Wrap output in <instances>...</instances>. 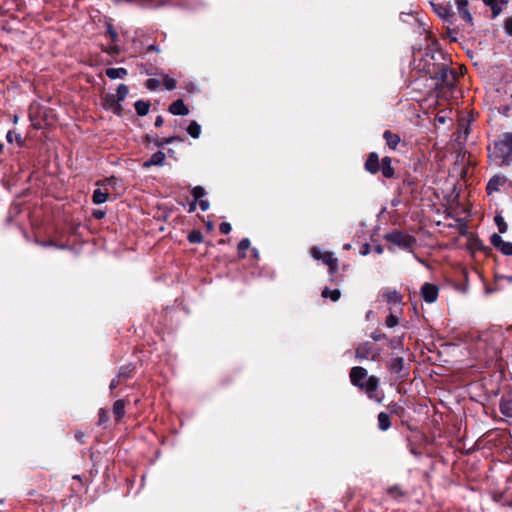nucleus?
Segmentation results:
<instances>
[{
    "label": "nucleus",
    "mask_w": 512,
    "mask_h": 512,
    "mask_svg": "<svg viewBox=\"0 0 512 512\" xmlns=\"http://www.w3.org/2000/svg\"><path fill=\"white\" fill-rule=\"evenodd\" d=\"M116 179L114 177L107 178L105 180H99L96 182V186H98L92 194V202L96 205L103 204L108 201L109 191L107 186L112 185V183Z\"/></svg>",
    "instance_id": "nucleus-5"
},
{
    "label": "nucleus",
    "mask_w": 512,
    "mask_h": 512,
    "mask_svg": "<svg viewBox=\"0 0 512 512\" xmlns=\"http://www.w3.org/2000/svg\"><path fill=\"white\" fill-rule=\"evenodd\" d=\"M249 247L250 241L248 238H243L242 240H240V242L238 243V255L240 258L246 257V251L249 249Z\"/></svg>",
    "instance_id": "nucleus-32"
},
{
    "label": "nucleus",
    "mask_w": 512,
    "mask_h": 512,
    "mask_svg": "<svg viewBox=\"0 0 512 512\" xmlns=\"http://www.w3.org/2000/svg\"><path fill=\"white\" fill-rule=\"evenodd\" d=\"M388 409L391 414H395V415H399V416H401L404 412V408L397 403H393V404L389 405Z\"/></svg>",
    "instance_id": "nucleus-42"
},
{
    "label": "nucleus",
    "mask_w": 512,
    "mask_h": 512,
    "mask_svg": "<svg viewBox=\"0 0 512 512\" xmlns=\"http://www.w3.org/2000/svg\"><path fill=\"white\" fill-rule=\"evenodd\" d=\"M163 123H164L163 117L161 115L157 116L155 119L154 125L156 127H161L163 125Z\"/></svg>",
    "instance_id": "nucleus-52"
},
{
    "label": "nucleus",
    "mask_w": 512,
    "mask_h": 512,
    "mask_svg": "<svg viewBox=\"0 0 512 512\" xmlns=\"http://www.w3.org/2000/svg\"><path fill=\"white\" fill-rule=\"evenodd\" d=\"M432 77L442 85L452 87L456 82L457 73L453 69H449L445 64H441L438 70L433 72Z\"/></svg>",
    "instance_id": "nucleus-6"
},
{
    "label": "nucleus",
    "mask_w": 512,
    "mask_h": 512,
    "mask_svg": "<svg viewBox=\"0 0 512 512\" xmlns=\"http://www.w3.org/2000/svg\"><path fill=\"white\" fill-rule=\"evenodd\" d=\"M76 438H77L80 442H82L83 434H81V433H77V434H76Z\"/></svg>",
    "instance_id": "nucleus-57"
},
{
    "label": "nucleus",
    "mask_w": 512,
    "mask_h": 512,
    "mask_svg": "<svg viewBox=\"0 0 512 512\" xmlns=\"http://www.w3.org/2000/svg\"><path fill=\"white\" fill-rule=\"evenodd\" d=\"M188 240L191 243H200L203 240V236L199 231H193L188 235Z\"/></svg>",
    "instance_id": "nucleus-41"
},
{
    "label": "nucleus",
    "mask_w": 512,
    "mask_h": 512,
    "mask_svg": "<svg viewBox=\"0 0 512 512\" xmlns=\"http://www.w3.org/2000/svg\"><path fill=\"white\" fill-rule=\"evenodd\" d=\"M399 323V318L390 310L388 317L386 318L385 325L388 328H393Z\"/></svg>",
    "instance_id": "nucleus-35"
},
{
    "label": "nucleus",
    "mask_w": 512,
    "mask_h": 512,
    "mask_svg": "<svg viewBox=\"0 0 512 512\" xmlns=\"http://www.w3.org/2000/svg\"><path fill=\"white\" fill-rule=\"evenodd\" d=\"M231 225L228 222H222L219 226V230L222 234H229L231 232Z\"/></svg>",
    "instance_id": "nucleus-45"
},
{
    "label": "nucleus",
    "mask_w": 512,
    "mask_h": 512,
    "mask_svg": "<svg viewBox=\"0 0 512 512\" xmlns=\"http://www.w3.org/2000/svg\"><path fill=\"white\" fill-rule=\"evenodd\" d=\"M380 171L385 178H392L394 176V168L392 167V160L390 157H384L381 160Z\"/></svg>",
    "instance_id": "nucleus-19"
},
{
    "label": "nucleus",
    "mask_w": 512,
    "mask_h": 512,
    "mask_svg": "<svg viewBox=\"0 0 512 512\" xmlns=\"http://www.w3.org/2000/svg\"><path fill=\"white\" fill-rule=\"evenodd\" d=\"M17 121H18V116H17V115H15V116H14V123H17Z\"/></svg>",
    "instance_id": "nucleus-60"
},
{
    "label": "nucleus",
    "mask_w": 512,
    "mask_h": 512,
    "mask_svg": "<svg viewBox=\"0 0 512 512\" xmlns=\"http://www.w3.org/2000/svg\"><path fill=\"white\" fill-rule=\"evenodd\" d=\"M353 386L362 390L370 400L381 403L384 393L379 390V379L376 376H368V372L361 366L352 367L349 373Z\"/></svg>",
    "instance_id": "nucleus-1"
},
{
    "label": "nucleus",
    "mask_w": 512,
    "mask_h": 512,
    "mask_svg": "<svg viewBox=\"0 0 512 512\" xmlns=\"http://www.w3.org/2000/svg\"><path fill=\"white\" fill-rule=\"evenodd\" d=\"M490 242L495 248L501 251L502 254L512 256V242L504 241L497 233L491 235Z\"/></svg>",
    "instance_id": "nucleus-8"
},
{
    "label": "nucleus",
    "mask_w": 512,
    "mask_h": 512,
    "mask_svg": "<svg viewBox=\"0 0 512 512\" xmlns=\"http://www.w3.org/2000/svg\"><path fill=\"white\" fill-rule=\"evenodd\" d=\"M165 158V154L162 151H157L143 163V167L149 168L151 166H163Z\"/></svg>",
    "instance_id": "nucleus-18"
},
{
    "label": "nucleus",
    "mask_w": 512,
    "mask_h": 512,
    "mask_svg": "<svg viewBox=\"0 0 512 512\" xmlns=\"http://www.w3.org/2000/svg\"><path fill=\"white\" fill-rule=\"evenodd\" d=\"M495 222H496V224L498 226V229H499L500 233H505L507 231L508 226H507V224L504 221L502 216L497 215L495 217Z\"/></svg>",
    "instance_id": "nucleus-40"
},
{
    "label": "nucleus",
    "mask_w": 512,
    "mask_h": 512,
    "mask_svg": "<svg viewBox=\"0 0 512 512\" xmlns=\"http://www.w3.org/2000/svg\"><path fill=\"white\" fill-rule=\"evenodd\" d=\"M374 250H375V252L377 254H382L383 253V247L380 246V245L376 246Z\"/></svg>",
    "instance_id": "nucleus-53"
},
{
    "label": "nucleus",
    "mask_w": 512,
    "mask_h": 512,
    "mask_svg": "<svg viewBox=\"0 0 512 512\" xmlns=\"http://www.w3.org/2000/svg\"><path fill=\"white\" fill-rule=\"evenodd\" d=\"M343 248H344L345 250H349V249L351 248V245H350V244H345V245L343 246Z\"/></svg>",
    "instance_id": "nucleus-59"
},
{
    "label": "nucleus",
    "mask_w": 512,
    "mask_h": 512,
    "mask_svg": "<svg viewBox=\"0 0 512 512\" xmlns=\"http://www.w3.org/2000/svg\"><path fill=\"white\" fill-rule=\"evenodd\" d=\"M106 421H107V411L105 409H100L99 424L105 423Z\"/></svg>",
    "instance_id": "nucleus-49"
},
{
    "label": "nucleus",
    "mask_w": 512,
    "mask_h": 512,
    "mask_svg": "<svg viewBox=\"0 0 512 512\" xmlns=\"http://www.w3.org/2000/svg\"><path fill=\"white\" fill-rule=\"evenodd\" d=\"M93 216H94V218H95V219L100 220V219L104 218V216H105V212H104V211H102V210H95V211L93 212Z\"/></svg>",
    "instance_id": "nucleus-50"
},
{
    "label": "nucleus",
    "mask_w": 512,
    "mask_h": 512,
    "mask_svg": "<svg viewBox=\"0 0 512 512\" xmlns=\"http://www.w3.org/2000/svg\"><path fill=\"white\" fill-rule=\"evenodd\" d=\"M321 295L323 298H330L333 302H336L337 300H339L341 293L338 289L331 290L326 287L325 289H323Z\"/></svg>",
    "instance_id": "nucleus-29"
},
{
    "label": "nucleus",
    "mask_w": 512,
    "mask_h": 512,
    "mask_svg": "<svg viewBox=\"0 0 512 512\" xmlns=\"http://www.w3.org/2000/svg\"><path fill=\"white\" fill-rule=\"evenodd\" d=\"M385 239L401 249H412L416 240L413 236L398 230H393L385 235Z\"/></svg>",
    "instance_id": "nucleus-3"
},
{
    "label": "nucleus",
    "mask_w": 512,
    "mask_h": 512,
    "mask_svg": "<svg viewBox=\"0 0 512 512\" xmlns=\"http://www.w3.org/2000/svg\"><path fill=\"white\" fill-rule=\"evenodd\" d=\"M422 299L427 303H434L439 294V289L435 284L425 282L420 289Z\"/></svg>",
    "instance_id": "nucleus-7"
},
{
    "label": "nucleus",
    "mask_w": 512,
    "mask_h": 512,
    "mask_svg": "<svg viewBox=\"0 0 512 512\" xmlns=\"http://www.w3.org/2000/svg\"><path fill=\"white\" fill-rule=\"evenodd\" d=\"M460 17L467 23H472V15L468 9V0L455 1Z\"/></svg>",
    "instance_id": "nucleus-16"
},
{
    "label": "nucleus",
    "mask_w": 512,
    "mask_h": 512,
    "mask_svg": "<svg viewBox=\"0 0 512 512\" xmlns=\"http://www.w3.org/2000/svg\"><path fill=\"white\" fill-rule=\"evenodd\" d=\"M107 33L109 34L112 41H116L118 38L117 32L113 29L111 25H108L107 27Z\"/></svg>",
    "instance_id": "nucleus-47"
},
{
    "label": "nucleus",
    "mask_w": 512,
    "mask_h": 512,
    "mask_svg": "<svg viewBox=\"0 0 512 512\" xmlns=\"http://www.w3.org/2000/svg\"><path fill=\"white\" fill-rule=\"evenodd\" d=\"M370 337L375 341V342H378V341H382L384 339L387 338L386 334L385 333H381L379 331H374L371 333Z\"/></svg>",
    "instance_id": "nucleus-44"
},
{
    "label": "nucleus",
    "mask_w": 512,
    "mask_h": 512,
    "mask_svg": "<svg viewBox=\"0 0 512 512\" xmlns=\"http://www.w3.org/2000/svg\"><path fill=\"white\" fill-rule=\"evenodd\" d=\"M383 138L386 142V145L392 150H395L401 141L400 136L398 134L393 133L389 130H386L384 132Z\"/></svg>",
    "instance_id": "nucleus-20"
},
{
    "label": "nucleus",
    "mask_w": 512,
    "mask_h": 512,
    "mask_svg": "<svg viewBox=\"0 0 512 512\" xmlns=\"http://www.w3.org/2000/svg\"><path fill=\"white\" fill-rule=\"evenodd\" d=\"M483 3L490 7L492 12V18H496L503 11V6H506L509 0H482Z\"/></svg>",
    "instance_id": "nucleus-12"
},
{
    "label": "nucleus",
    "mask_w": 512,
    "mask_h": 512,
    "mask_svg": "<svg viewBox=\"0 0 512 512\" xmlns=\"http://www.w3.org/2000/svg\"><path fill=\"white\" fill-rule=\"evenodd\" d=\"M6 139L9 143L16 142L19 147H22L24 145L23 138L21 134L16 133L15 131H8L6 135Z\"/></svg>",
    "instance_id": "nucleus-28"
},
{
    "label": "nucleus",
    "mask_w": 512,
    "mask_h": 512,
    "mask_svg": "<svg viewBox=\"0 0 512 512\" xmlns=\"http://www.w3.org/2000/svg\"><path fill=\"white\" fill-rule=\"evenodd\" d=\"M120 381H121V379H118V377L116 376V378H114L110 383V386H109L110 390L111 391L114 390L119 385Z\"/></svg>",
    "instance_id": "nucleus-51"
},
{
    "label": "nucleus",
    "mask_w": 512,
    "mask_h": 512,
    "mask_svg": "<svg viewBox=\"0 0 512 512\" xmlns=\"http://www.w3.org/2000/svg\"><path fill=\"white\" fill-rule=\"evenodd\" d=\"M105 74L108 78L115 80V79H124L128 72L125 68L119 67V68H107L105 71Z\"/></svg>",
    "instance_id": "nucleus-23"
},
{
    "label": "nucleus",
    "mask_w": 512,
    "mask_h": 512,
    "mask_svg": "<svg viewBox=\"0 0 512 512\" xmlns=\"http://www.w3.org/2000/svg\"><path fill=\"white\" fill-rule=\"evenodd\" d=\"M134 367L132 365L122 366L117 374L118 379H128L133 374Z\"/></svg>",
    "instance_id": "nucleus-31"
},
{
    "label": "nucleus",
    "mask_w": 512,
    "mask_h": 512,
    "mask_svg": "<svg viewBox=\"0 0 512 512\" xmlns=\"http://www.w3.org/2000/svg\"><path fill=\"white\" fill-rule=\"evenodd\" d=\"M324 264L329 267L330 273L333 274L337 270L338 260L330 252H325L322 258Z\"/></svg>",
    "instance_id": "nucleus-24"
},
{
    "label": "nucleus",
    "mask_w": 512,
    "mask_h": 512,
    "mask_svg": "<svg viewBox=\"0 0 512 512\" xmlns=\"http://www.w3.org/2000/svg\"><path fill=\"white\" fill-rule=\"evenodd\" d=\"M403 338H404V335L399 336V337L392 338V339L389 341V347H390L392 350H399V351H402V350H403Z\"/></svg>",
    "instance_id": "nucleus-34"
},
{
    "label": "nucleus",
    "mask_w": 512,
    "mask_h": 512,
    "mask_svg": "<svg viewBox=\"0 0 512 512\" xmlns=\"http://www.w3.org/2000/svg\"><path fill=\"white\" fill-rule=\"evenodd\" d=\"M168 110L171 114L179 116H186L189 113L188 107L181 99H178L171 103Z\"/></svg>",
    "instance_id": "nucleus-17"
},
{
    "label": "nucleus",
    "mask_w": 512,
    "mask_h": 512,
    "mask_svg": "<svg viewBox=\"0 0 512 512\" xmlns=\"http://www.w3.org/2000/svg\"><path fill=\"white\" fill-rule=\"evenodd\" d=\"M380 164L378 154L371 152L365 162V169L371 174H376L380 171Z\"/></svg>",
    "instance_id": "nucleus-14"
},
{
    "label": "nucleus",
    "mask_w": 512,
    "mask_h": 512,
    "mask_svg": "<svg viewBox=\"0 0 512 512\" xmlns=\"http://www.w3.org/2000/svg\"><path fill=\"white\" fill-rule=\"evenodd\" d=\"M437 119H438V121H439L440 123H444V122H445V118H444V117H440V116H439V117H437Z\"/></svg>",
    "instance_id": "nucleus-58"
},
{
    "label": "nucleus",
    "mask_w": 512,
    "mask_h": 512,
    "mask_svg": "<svg viewBox=\"0 0 512 512\" xmlns=\"http://www.w3.org/2000/svg\"><path fill=\"white\" fill-rule=\"evenodd\" d=\"M187 132L192 138L197 139L201 133V126L196 121H192L187 128Z\"/></svg>",
    "instance_id": "nucleus-30"
},
{
    "label": "nucleus",
    "mask_w": 512,
    "mask_h": 512,
    "mask_svg": "<svg viewBox=\"0 0 512 512\" xmlns=\"http://www.w3.org/2000/svg\"><path fill=\"white\" fill-rule=\"evenodd\" d=\"M311 256L316 260H322L324 253L317 247H312L310 250Z\"/></svg>",
    "instance_id": "nucleus-43"
},
{
    "label": "nucleus",
    "mask_w": 512,
    "mask_h": 512,
    "mask_svg": "<svg viewBox=\"0 0 512 512\" xmlns=\"http://www.w3.org/2000/svg\"><path fill=\"white\" fill-rule=\"evenodd\" d=\"M160 85H161L160 80L156 79V78H150V79L146 80V82H145V87L151 91L157 90L160 87Z\"/></svg>",
    "instance_id": "nucleus-36"
},
{
    "label": "nucleus",
    "mask_w": 512,
    "mask_h": 512,
    "mask_svg": "<svg viewBox=\"0 0 512 512\" xmlns=\"http://www.w3.org/2000/svg\"><path fill=\"white\" fill-rule=\"evenodd\" d=\"M499 411L505 417V421L512 425V395L500 399Z\"/></svg>",
    "instance_id": "nucleus-10"
},
{
    "label": "nucleus",
    "mask_w": 512,
    "mask_h": 512,
    "mask_svg": "<svg viewBox=\"0 0 512 512\" xmlns=\"http://www.w3.org/2000/svg\"><path fill=\"white\" fill-rule=\"evenodd\" d=\"M129 93V88L126 84H120L117 88L116 99L120 102L124 101Z\"/></svg>",
    "instance_id": "nucleus-33"
},
{
    "label": "nucleus",
    "mask_w": 512,
    "mask_h": 512,
    "mask_svg": "<svg viewBox=\"0 0 512 512\" xmlns=\"http://www.w3.org/2000/svg\"><path fill=\"white\" fill-rule=\"evenodd\" d=\"M504 182L505 179L503 177L496 176L491 178L486 185L487 193L492 194L494 191H497Z\"/></svg>",
    "instance_id": "nucleus-25"
},
{
    "label": "nucleus",
    "mask_w": 512,
    "mask_h": 512,
    "mask_svg": "<svg viewBox=\"0 0 512 512\" xmlns=\"http://www.w3.org/2000/svg\"><path fill=\"white\" fill-rule=\"evenodd\" d=\"M192 195L194 200L189 204V212H194L196 210L197 201L203 198L206 195V191L202 186H195L192 189Z\"/></svg>",
    "instance_id": "nucleus-21"
},
{
    "label": "nucleus",
    "mask_w": 512,
    "mask_h": 512,
    "mask_svg": "<svg viewBox=\"0 0 512 512\" xmlns=\"http://www.w3.org/2000/svg\"><path fill=\"white\" fill-rule=\"evenodd\" d=\"M434 12L442 19L449 21V19L453 16V12L450 6H447L442 3H432Z\"/></svg>",
    "instance_id": "nucleus-15"
},
{
    "label": "nucleus",
    "mask_w": 512,
    "mask_h": 512,
    "mask_svg": "<svg viewBox=\"0 0 512 512\" xmlns=\"http://www.w3.org/2000/svg\"><path fill=\"white\" fill-rule=\"evenodd\" d=\"M494 149L497 157L501 158L502 164H509V158L512 155V133H504L501 139L494 142Z\"/></svg>",
    "instance_id": "nucleus-2"
},
{
    "label": "nucleus",
    "mask_w": 512,
    "mask_h": 512,
    "mask_svg": "<svg viewBox=\"0 0 512 512\" xmlns=\"http://www.w3.org/2000/svg\"><path fill=\"white\" fill-rule=\"evenodd\" d=\"M380 356V349L376 348L372 342L365 341L360 343L355 349V357L358 360L376 361Z\"/></svg>",
    "instance_id": "nucleus-4"
},
{
    "label": "nucleus",
    "mask_w": 512,
    "mask_h": 512,
    "mask_svg": "<svg viewBox=\"0 0 512 512\" xmlns=\"http://www.w3.org/2000/svg\"><path fill=\"white\" fill-rule=\"evenodd\" d=\"M198 201H199L200 209H201L202 211H207V210L209 209L210 204H209V201H208V200H206V199H202V198H201V199H199Z\"/></svg>",
    "instance_id": "nucleus-48"
},
{
    "label": "nucleus",
    "mask_w": 512,
    "mask_h": 512,
    "mask_svg": "<svg viewBox=\"0 0 512 512\" xmlns=\"http://www.w3.org/2000/svg\"><path fill=\"white\" fill-rule=\"evenodd\" d=\"M134 108L137 115L143 117L148 114L150 103L148 101L138 100L135 102Z\"/></svg>",
    "instance_id": "nucleus-27"
},
{
    "label": "nucleus",
    "mask_w": 512,
    "mask_h": 512,
    "mask_svg": "<svg viewBox=\"0 0 512 512\" xmlns=\"http://www.w3.org/2000/svg\"><path fill=\"white\" fill-rule=\"evenodd\" d=\"M58 248H61V249H64L66 246L65 245H60V246H57Z\"/></svg>",
    "instance_id": "nucleus-61"
},
{
    "label": "nucleus",
    "mask_w": 512,
    "mask_h": 512,
    "mask_svg": "<svg viewBox=\"0 0 512 512\" xmlns=\"http://www.w3.org/2000/svg\"><path fill=\"white\" fill-rule=\"evenodd\" d=\"M163 85L167 90H173L176 88L177 82L175 79L171 78L169 75H165L163 79Z\"/></svg>",
    "instance_id": "nucleus-38"
},
{
    "label": "nucleus",
    "mask_w": 512,
    "mask_h": 512,
    "mask_svg": "<svg viewBox=\"0 0 512 512\" xmlns=\"http://www.w3.org/2000/svg\"><path fill=\"white\" fill-rule=\"evenodd\" d=\"M503 29L507 36L512 37V16L504 20Z\"/></svg>",
    "instance_id": "nucleus-39"
},
{
    "label": "nucleus",
    "mask_w": 512,
    "mask_h": 512,
    "mask_svg": "<svg viewBox=\"0 0 512 512\" xmlns=\"http://www.w3.org/2000/svg\"><path fill=\"white\" fill-rule=\"evenodd\" d=\"M368 253H369V245L367 244V245L365 246V249L362 251V254H363V255H367Z\"/></svg>",
    "instance_id": "nucleus-56"
},
{
    "label": "nucleus",
    "mask_w": 512,
    "mask_h": 512,
    "mask_svg": "<svg viewBox=\"0 0 512 512\" xmlns=\"http://www.w3.org/2000/svg\"><path fill=\"white\" fill-rule=\"evenodd\" d=\"M103 107L107 110H111L114 114L120 116L122 113L121 102L116 99L114 95H107L104 98Z\"/></svg>",
    "instance_id": "nucleus-11"
},
{
    "label": "nucleus",
    "mask_w": 512,
    "mask_h": 512,
    "mask_svg": "<svg viewBox=\"0 0 512 512\" xmlns=\"http://www.w3.org/2000/svg\"><path fill=\"white\" fill-rule=\"evenodd\" d=\"M388 370L398 376L399 379H405L407 374L404 371V359L402 357L391 358L387 363Z\"/></svg>",
    "instance_id": "nucleus-9"
},
{
    "label": "nucleus",
    "mask_w": 512,
    "mask_h": 512,
    "mask_svg": "<svg viewBox=\"0 0 512 512\" xmlns=\"http://www.w3.org/2000/svg\"><path fill=\"white\" fill-rule=\"evenodd\" d=\"M125 406L126 401L123 399H119L113 404L112 412L117 422H119L125 415Z\"/></svg>",
    "instance_id": "nucleus-22"
},
{
    "label": "nucleus",
    "mask_w": 512,
    "mask_h": 512,
    "mask_svg": "<svg viewBox=\"0 0 512 512\" xmlns=\"http://www.w3.org/2000/svg\"><path fill=\"white\" fill-rule=\"evenodd\" d=\"M382 297L388 304L398 305L402 302V295L396 289L385 288L382 292Z\"/></svg>",
    "instance_id": "nucleus-13"
},
{
    "label": "nucleus",
    "mask_w": 512,
    "mask_h": 512,
    "mask_svg": "<svg viewBox=\"0 0 512 512\" xmlns=\"http://www.w3.org/2000/svg\"><path fill=\"white\" fill-rule=\"evenodd\" d=\"M388 493L392 495L393 497H399L402 495V492L399 487L393 486L388 489Z\"/></svg>",
    "instance_id": "nucleus-46"
},
{
    "label": "nucleus",
    "mask_w": 512,
    "mask_h": 512,
    "mask_svg": "<svg viewBox=\"0 0 512 512\" xmlns=\"http://www.w3.org/2000/svg\"><path fill=\"white\" fill-rule=\"evenodd\" d=\"M43 246L45 247H51V246H56L52 241H48V242H44L43 243Z\"/></svg>",
    "instance_id": "nucleus-54"
},
{
    "label": "nucleus",
    "mask_w": 512,
    "mask_h": 512,
    "mask_svg": "<svg viewBox=\"0 0 512 512\" xmlns=\"http://www.w3.org/2000/svg\"><path fill=\"white\" fill-rule=\"evenodd\" d=\"M114 2H115L116 4H118V3H120V2L133 3V2H134V0H114Z\"/></svg>",
    "instance_id": "nucleus-55"
},
{
    "label": "nucleus",
    "mask_w": 512,
    "mask_h": 512,
    "mask_svg": "<svg viewBox=\"0 0 512 512\" xmlns=\"http://www.w3.org/2000/svg\"><path fill=\"white\" fill-rule=\"evenodd\" d=\"M177 140H179V137L172 136V137L163 138V139H158L157 138L154 142H155L156 146L163 147L164 145L172 144L173 142H175Z\"/></svg>",
    "instance_id": "nucleus-37"
},
{
    "label": "nucleus",
    "mask_w": 512,
    "mask_h": 512,
    "mask_svg": "<svg viewBox=\"0 0 512 512\" xmlns=\"http://www.w3.org/2000/svg\"><path fill=\"white\" fill-rule=\"evenodd\" d=\"M378 428L381 431H387L391 427L390 417L385 412H380L377 416Z\"/></svg>",
    "instance_id": "nucleus-26"
}]
</instances>
